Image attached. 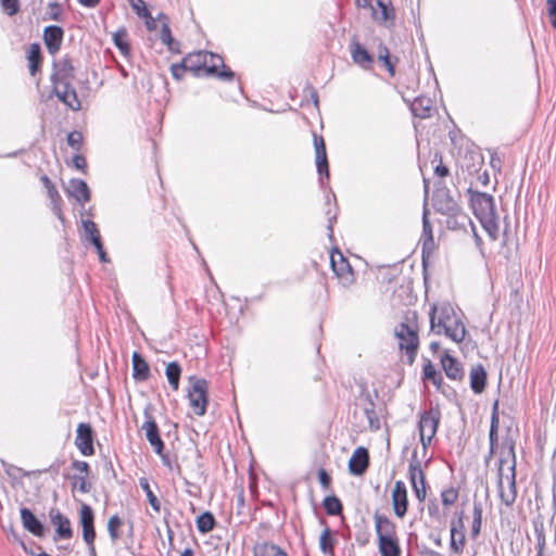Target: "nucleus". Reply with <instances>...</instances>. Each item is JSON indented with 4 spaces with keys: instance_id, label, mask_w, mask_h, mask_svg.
<instances>
[{
    "instance_id": "nucleus-1",
    "label": "nucleus",
    "mask_w": 556,
    "mask_h": 556,
    "mask_svg": "<svg viewBox=\"0 0 556 556\" xmlns=\"http://www.w3.org/2000/svg\"><path fill=\"white\" fill-rule=\"evenodd\" d=\"M75 70L71 61L66 58L56 61L53 65V73L51 76V83L53 87V93L62 101L66 106L73 111H79L81 103L77 97L72 83L75 78Z\"/></svg>"
},
{
    "instance_id": "nucleus-2",
    "label": "nucleus",
    "mask_w": 556,
    "mask_h": 556,
    "mask_svg": "<svg viewBox=\"0 0 556 556\" xmlns=\"http://www.w3.org/2000/svg\"><path fill=\"white\" fill-rule=\"evenodd\" d=\"M471 206L490 239L495 241L500 235V224L492 195L483 192L472 194Z\"/></svg>"
},
{
    "instance_id": "nucleus-3",
    "label": "nucleus",
    "mask_w": 556,
    "mask_h": 556,
    "mask_svg": "<svg viewBox=\"0 0 556 556\" xmlns=\"http://www.w3.org/2000/svg\"><path fill=\"white\" fill-rule=\"evenodd\" d=\"M394 336L399 341L400 350L405 352L407 362L413 364L419 345L418 326L415 315L412 318L407 317L406 321L397 325L394 328Z\"/></svg>"
},
{
    "instance_id": "nucleus-4",
    "label": "nucleus",
    "mask_w": 556,
    "mask_h": 556,
    "mask_svg": "<svg viewBox=\"0 0 556 556\" xmlns=\"http://www.w3.org/2000/svg\"><path fill=\"white\" fill-rule=\"evenodd\" d=\"M191 387L188 392V399L193 413L198 416L205 414L207 404V382L204 379L190 377Z\"/></svg>"
},
{
    "instance_id": "nucleus-5",
    "label": "nucleus",
    "mask_w": 556,
    "mask_h": 556,
    "mask_svg": "<svg viewBox=\"0 0 556 556\" xmlns=\"http://www.w3.org/2000/svg\"><path fill=\"white\" fill-rule=\"evenodd\" d=\"M440 418L441 414L438 408H430L429 410L421 414L418 428L420 442L424 448H426L434 438Z\"/></svg>"
},
{
    "instance_id": "nucleus-6",
    "label": "nucleus",
    "mask_w": 556,
    "mask_h": 556,
    "mask_svg": "<svg viewBox=\"0 0 556 556\" xmlns=\"http://www.w3.org/2000/svg\"><path fill=\"white\" fill-rule=\"evenodd\" d=\"M459 317L455 314L451 305H442L440 307L433 306L430 312V324L431 329L437 333L441 334L442 329L451 324H455V320Z\"/></svg>"
},
{
    "instance_id": "nucleus-7",
    "label": "nucleus",
    "mask_w": 556,
    "mask_h": 556,
    "mask_svg": "<svg viewBox=\"0 0 556 556\" xmlns=\"http://www.w3.org/2000/svg\"><path fill=\"white\" fill-rule=\"evenodd\" d=\"M330 263L333 273L342 286L349 287L354 282V274L352 267L341 252H332L330 255Z\"/></svg>"
},
{
    "instance_id": "nucleus-8",
    "label": "nucleus",
    "mask_w": 556,
    "mask_h": 556,
    "mask_svg": "<svg viewBox=\"0 0 556 556\" xmlns=\"http://www.w3.org/2000/svg\"><path fill=\"white\" fill-rule=\"evenodd\" d=\"M451 540H450V548L456 554L460 555L464 552L466 545V535H465V525L463 521V513L458 516L457 519L451 521Z\"/></svg>"
},
{
    "instance_id": "nucleus-9",
    "label": "nucleus",
    "mask_w": 556,
    "mask_h": 556,
    "mask_svg": "<svg viewBox=\"0 0 556 556\" xmlns=\"http://www.w3.org/2000/svg\"><path fill=\"white\" fill-rule=\"evenodd\" d=\"M409 480L415 492L416 497L422 502L426 498V482L425 473L418 460L413 459L409 464Z\"/></svg>"
},
{
    "instance_id": "nucleus-10",
    "label": "nucleus",
    "mask_w": 556,
    "mask_h": 556,
    "mask_svg": "<svg viewBox=\"0 0 556 556\" xmlns=\"http://www.w3.org/2000/svg\"><path fill=\"white\" fill-rule=\"evenodd\" d=\"M208 58H212L210 52L197 51L189 53L184 58L182 64L187 71L192 72L197 76H201L202 74H205V66L207 65Z\"/></svg>"
},
{
    "instance_id": "nucleus-11",
    "label": "nucleus",
    "mask_w": 556,
    "mask_h": 556,
    "mask_svg": "<svg viewBox=\"0 0 556 556\" xmlns=\"http://www.w3.org/2000/svg\"><path fill=\"white\" fill-rule=\"evenodd\" d=\"M77 434L75 439V444L77 448L85 456H90L94 453L92 445V429L88 424H79L77 427Z\"/></svg>"
},
{
    "instance_id": "nucleus-12",
    "label": "nucleus",
    "mask_w": 556,
    "mask_h": 556,
    "mask_svg": "<svg viewBox=\"0 0 556 556\" xmlns=\"http://www.w3.org/2000/svg\"><path fill=\"white\" fill-rule=\"evenodd\" d=\"M392 506L394 514L403 518L407 511V490L403 481H396L392 491Z\"/></svg>"
},
{
    "instance_id": "nucleus-13",
    "label": "nucleus",
    "mask_w": 556,
    "mask_h": 556,
    "mask_svg": "<svg viewBox=\"0 0 556 556\" xmlns=\"http://www.w3.org/2000/svg\"><path fill=\"white\" fill-rule=\"evenodd\" d=\"M368 464H369L368 451L365 447L359 446L353 452V454L349 460V469H350L351 473L359 476L366 471Z\"/></svg>"
},
{
    "instance_id": "nucleus-14",
    "label": "nucleus",
    "mask_w": 556,
    "mask_h": 556,
    "mask_svg": "<svg viewBox=\"0 0 556 556\" xmlns=\"http://www.w3.org/2000/svg\"><path fill=\"white\" fill-rule=\"evenodd\" d=\"M513 473L511 477H506V485L503 478L498 481V490L501 501L506 506H511L517 497L516 484H515V466L511 467Z\"/></svg>"
},
{
    "instance_id": "nucleus-15",
    "label": "nucleus",
    "mask_w": 556,
    "mask_h": 556,
    "mask_svg": "<svg viewBox=\"0 0 556 556\" xmlns=\"http://www.w3.org/2000/svg\"><path fill=\"white\" fill-rule=\"evenodd\" d=\"M314 147L316 154V166L320 176H329L326 146L323 137L314 136Z\"/></svg>"
},
{
    "instance_id": "nucleus-16",
    "label": "nucleus",
    "mask_w": 556,
    "mask_h": 556,
    "mask_svg": "<svg viewBox=\"0 0 556 556\" xmlns=\"http://www.w3.org/2000/svg\"><path fill=\"white\" fill-rule=\"evenodd\" d=\"M63 38V30L59 26H48L43 31V39L48 51L54 54L61 46Z\"/></svg>"
},
{
    "instance_id": "nucleus-17",
    "label": "nucleus",
    "mask_w": 556,
    "mask_h": 556,
    "mask_svg": "<svg viewBox=\"0 0 556 556\" xmlns=\"http://www.w3.org/2000/svg\"><path fill=\"white\" fill-rule=\"evenodd\" d=\"M67 193L78 202L85 204L90 200V192L87 184L81 179H71L66 187Z\"/></svg>"
},
{
    "instance_id": "nucleus-18",
    "label": "nucleus",
    "mask_w": 556,
    "mask_h": 556,
    "mask_svg": "<svg viewBox=\"0 0 556 556\" xmlns=\"http://www.w3.org/2000/svg\"><path fill=\"white\" fill-rule=\"evenodd\" d=\"M375 526L378 540L396 536L394 523L388 517L375 515Z\"/></svg>"
},
{
    "instance_id": "nucleus-19",
    "label": "nucleus",
    "mask_w": 556,
    "mask_h": 556,
    "mask_svg": "<svg viewBox=\"0 0 556 556\" xmlns=\"http://www.w3.org/2000/svg\"><path fill=\"white\" fill-rule=\"evenodd\" d=\"M131 362L134 379L140 381L147 380L150 376V367L146 359L138 352H134Z\"/></svg>"
},
{
    "instance_id": "nucleus-20",
    "label": "nucleus",
    "mask_w": 556,
    "mask_h": 556,
    "mask_svg": "<svg viewBox=\"0 0 556 556\" xmlns=\"http://www.w3.org/2000/svg\"><path fill=\"white\" fill-rule=\"evenodd\" d=\"M142 429L146 431V437L150 444L154 447L157 454L162 453L164 447L163 441L159 435L157 426L154 420L150 419L142 425Z\"/></svg>"
},
{
    "instance_id": "nucleus-21",
    "label": "nucleus",
    "mask_w": 556,
    "mask_h": 556,
    "mask_svg": "<svg viewBox=\"0 0 556 556\" xmlns=\"http://www.w3.org/2000/svg\"><path fill=\"white\" fill-rule=\"evenodd\" d=\"M51 521L56 527V534L60 539H71L72 529L68 518L63 516L60 511H51Z\"/></svg>"
},
{
    "instance_id": "nucleus-22",
    "label": "nucleus",
    "mask_w": 556,
    "mask_h": 556,
    "mask_svg": "<svg viewBox=\"0 0 556 556\" xmlns=\"http://www.w3.org/2000/svg\"><path fill=\"white\" fill-rule=\"evenodd\" d=\"M351 55L353 61L364 68H368L372 63L369 52L357 41L351 43Z\"/></svg>"
},
{
    "instance_id": "nucleus-23",
    "label": "nucleus",
    "mask_w": 556,
    "mask_h": 556,
    "mask_svg": "<svg viewBox=\"0 0 556 556\" xmlns=\"http://www.w3.org/2000/svg\"><path fill=\"white\" fill-rule=\"evenodd\" d=\"M21 519L25 529L35 535H42L43 527L36 516L28 509H21Z\"/></svg>"
},
{
    "instance_id": "nucleus-24",
    "label": "nucleus",
    "mask_w": 556,
    "mask_h": 556,
    "mask_svg": "<svg viewBox=\"0 0 556 556\" xmlns=\"http://www.w3.org/2000/svg\"><path fill=\"white\" fill-rule=\"evenodd\" d=\"M441 363H442V367L448 378H451L453 380L462 379L464 372L460 367V364L455 358H453L448 354H445L442 357Z\"/></svg>"
},
{
    "instance_id": "nucleus-25",
    "label": "nucleus",
    "mask_w": 556,
    "mask_h": 556,
    "mask_svg": "<svg viewBox=\"0 0 556 556\" xmlns=\"http://www.w3.org/2000/svg\"><path fill=\"white\" fill-rule=\"evenodd\" d=\"M486 372L482 365H477L470 370V387L475 393H481L484 390Z\"/></svg>"
},
{
    "instance_id": "nucleus-26",
    "label": "nucleus",
    "mask_w": 556,
    "mask_h": 556,
    "mask_svg": "<svg viewBox=\"0 0 556 556\" xmlns=\"http://www.w3.org/2000/svg\"><path fill=\"white\" fill-rule=\"evenodd\" d=\"M212 58H208L207 65L205 66V75H215L217 74L222 78H232L233 73L231 71L217 72L219 66H224L223 59L217 55L210 53Z\"/></svg>"
},
{
    "instance_id": "nucleus-27",
    "label": "nucleus",
    "mask_w": 556,
    "mask_h": 556,
    "mask_svg": "<svg viewBox=\"0 0 556 556\" xmlns=\"http://www.w3.org/2000/svg\"><path fill=\"white\" fill-rule=\"evenodd\" d=\"M442 333H444L447 338L456 343H460L466 334V328L462 320L458 318L455 320V324H451L442 329Z\"/></svg>"
},
{
    "instance_id": "nucleus-28",
    "label": "nucleus",
    "mask_w": 556,
    "mask_h": 556,
    "mask_svg": "<svg viewBox=\"0 0 556 556\" xmlns=\"http://www.w3.org/2000/svg\"><path fill=\"white\" fill-rule=\"evenodd\" d=\"M379 551L382 556H400L401 549L396 536L379 540Z\"/></svg>"
},
{
    "instance_id": "nucleus-29",
    "label": "nucleus",
    "mask_w": 556,
    "mask_h": 556,
    "mask_svg": "<svg viewBox=\"0 0 556 556\" xmlns=\"http://www.w3.org/2000/svg\"><path fill=\"white\" fill-rule=\"evenodd\" d=\"M28 63H29V73L34 76L39 70L41 62V51L40 47L36 43L30 45L27 54Z\"/></svg>"
},
{
    "instance_id": "nucleus-30",
    "label": "nucleus",
    "mask_w": 556,
    "mask_h": 556,
    "mask_svg": "<svg viewBox=\"0 0 556 556\" xmlns=\"http://www.w3.org/2000/svg\"><path fill=\"white\" fill-rule=\"evenodd\" d=\"M85 237L93 244L94 248H99L101 243L99 229L92 220H83Z\"/></svg>"
},
{
    "instance_id": "nucleus-31",
    "label": "nucleus",
    "mask_w": 556,
    "mask_h": 556,
    "mask_svg": "<svg viewBox=\"0 0 556 556\" xmlns=\"http://www.w3.org/2000/svg\"><path fill=\"white\" fill-rule=\"evenodd\" d=\"M170 387L176 391L179 388L181 368L177 362L168 363L165 370Z\"/></svg>"
},
{
    "instance_id": "nucleus-32",
    "label": "nucleus",
    "mask_w": 556,
    "mask_h": 556,
    "mask_svg": "<svg viewBox=\"0 0 556 556\" xmlns=\"http://www.w3.org/2000/svg\"><path fill=\"white\" fill-rule=\"evenodd\" d=\"M498 422H500V419H498V414H497V402H495V404L493 406V410H492L491 426H490V433H489L491 451H493L494 445L496 444V441H497Z\"/></svg>"
},
{
    "instance_id": "nucleus-33",
    "label": "nucleus",
    "mask_w": 556,
    "mask_h": 556,
    "mask_svg": "<svg viewBox=\"0 0 556 556\" xmlns=\"http://www.w3.org/2000/svg\"><path fill=\"white\" fill-rule=\"evenodd\" d=\"M256 556H287L278 546L274 544L263 543L255 547Z\"/></svg>"
},
{
    "instance_id": "nucleus-34",
    "label": "nucleus",
    "mask_w": 556,
    "mask_h": 556,
    "mask_svg": "<svg viewBox=\"0 0 556 556\" xmlns=\"http://www.w3.org/2000/svg\"><path fill=\"white\" fill-rule=\"evenodd\" d=\"M139 485L146 492L149 504L152 506V508L156 513H159L160 509H161V503L157 500V497L155 496V494L152 492L148 479L147 478H140L139 479Z\"/></svg>"
},
{
    "instance_id": "nucleus-35",
    "label": "nucleus",
    "mask_w": 556,
    "mask_h": 556,
    "mask_svg": "<svg viewBox=\"0 0 556 556\" xmlns=\"http://www.w3.org/2000/svg\"><path fill=\"white\" fill-rule=\"evenodd\" d=\"M319 547L325 555H332L333 541L329 528H325L319 536Z\"/></svg>"
},
{
    "instance_id": "nucleus-36",
    "label": "nucleus",
    "mask_w": 556,
    "mask_h": 556,
    "mask_svg": "<svg viewBox=\"0 0 556 556\" xmlns=\"http://www.w3.org/2000/svg\"><path fill=\"white\" fill-rule=\"evenodd\" d=\"M215 525L214 517L211 513H203L197 519V527L201 533L210 532Z\"/></svg>"
},
{
    "instance_id": "nucleus-37",
    "label": "nucleus",
    "mask_w": 556,
    "mask_h": 556,
    "mask_svg": "<svg viewBox=\"0 0 556 556\" xmlns=\"http://www.w3.org/2000/svg\"><path fill=\"white\" fill-rule=\"evenodd\" d=\"M324 507L327 514L336 516L342 511V504L337 496H327L324 500Z\"/></svg>"
},
{
    "instance_id": "nucleus-38",
    "label": "nucleus",
    "mask_w": 556,
    "mask_h": 556,
    "mask_svg": "<svg viewBox=\"0 0 556 556\" xmlns=\"http://www.w3.org/2000/svg\"><path fill=\"white\" fill-rule=\"evenodd\" d=\"M481 522H482V507L481 504L475 503L473 504V520L471 525V536L476 538L480 533L481 529Z\"/></svg>"
},
{
    "instance_id": "nucleus-39",
    "label": "nucleus",
    "mask_w": 556,
    "mask_h": 556,
    "mask_svg": "<svg viewBox=\"0 0 556 556\" xmlns=\"http://www.w3.org/2000/svg\"><path fill=\"white\" fill-rule=\"evenodd\" d=\"M374 14L380 21H387L390 17L388 3L383 0H376V7H371Z\"/></svg>"
},
{
    "instance_id": "nucleus-40",
    "label": "nucleus",
    "mask_w": 556,
    "mask_h": 556,
    "mask_svg": "<svg viewBox=\"0 0 556 556\" xmlns=\"http://www.w3.org/2000/svg\"><path fill=\"white\" fill-rule=\"evenodd\" d=\"M422 226H424V250L430 249L433 245V237H432V229L430 226L429 220L427 219V212L424 213L422 218Z\"/></svg>"
},
{
    "instance_id": "nucleus-41",
    "label": "nucleus",
    "mask_w": 556,
    "mask_h": 556,
    "mask_svg": "<svg viewBox=\"0 0 556 556\" xmlns=\"http://www.w3.org/2000/svg\"><path fill=\"white\" fill-rule=\"evenodd\" d=\"M79 519L83 528L93 526V511L90 506L86 504L81 506Z\"/></svg>"
},
{
    "instance_id": "nucleus-42",
    "label": "nucleus",
    "mask_w": 556,
    "mask_h": 556,
    "mask_svg": "<svg viewBox=\"0 0 556 556\" xmlns=\"http://www.w3.org/2000/svg\"><path fill=\"white\" fill-rule=\"evenodd\" d=\"M378 60L383 62L391 75H394V65L390 60L389 49L386 46L380 45L378 48Z\"/></svg>"
},
{
    "instance_id": "nucleus-43",
    "label": "nucleus",
    "mask_w": 556,
    "mask_h": 556,
    "mask_svg": "<svg viewBox=\"0 0 556 556\" xmlns=\"http://www.w3.org/2000/svg\"><path fill=\"white\" fill-rule=\"evenodd\" d=\"M128 2L139 17L151 18V14L143 0H128Z\"/></svg>"
},
{
    "instance_id": "nucleus-44",
    "label": "nucleus",
    "mask_w": 556,
    "mask_h": 556,
    "mask_svg": "<svg viewBox=\"0 0 556 556\" xmlns=\"http://www.w3.org/2000/svg\"><path fill=\"white\" fill-rule=\"evenodd\" d=\"M122 526V520L118 516H112L108 521V531L112 541H116L119 538L118 528Z\"/></svg>"
},
{
    "instance_id": "nucleus-45",
    "label": "nucleus",
    "mask_w": 556,
    "mask_h": 556,
    "mask_svg": "<svg viewBox=\"0 0 556 556\" xmlns=\"http://www.w3.org/2000/svg\"><path fill=\"white\" fill-rule=\"evenodd\" d=\"M441 498L443 505H453L458 498V492L454 488L446 489L441 493Z\"/></svg>"
},
{
    "instance_id": "nucleus-46",
    "label": "nucleus",
    "mask_w": 556,
    "mask_h": 556,
    "mask_svg": "<svg viewBox=\"0 0 556 556\" xmlns=\"http://www.w3.org/2000/svg\"><path fill=\"white\" fill-rule=\"evenodd\" d=\"M114 43L116 47L123 52L126 53L129 49L128 43L126 42V31L119 30L116 31L113 36Z\"/></svg>"
},
{
    "instance_id": "nucleus-47",
    "label": "nucleus",
    "mask_w": 556,
    "mask_h": 556,
    "mask_svg": "<svg viewBox=\"0 0 556 556\" xmlns=\"http://www.w3.org/2000/svg\"><path fill=\"white\" fill-rule=\"evenodd\" d=\"M47 190H48V194H49L50 199L52 200L53 210H54L55 214L58 215L59 218H62L61 208L58 203V201L60 200L58 190L55 189V187L53 185H51L50 187H47Z\"/></svg>"
},
{
    "instance_id": "nucleus-48",
    "label": "nucleus",
    "mask_w": 556,
    "mask_h": 556,
    "mask_svg": "<svg viewBox=\"0 0 556 556\" xmlns=\"http://www.w3.org/2000/svg\"><path fill=\"white\" fill-rule=\"evenodd\" d=\"M73 485L81 493H88L90 491V484L87 482L86 476H75Z\"/></svg>"
},
{
    "instance_id": "nucleus-49",
    "label": "nucleus",
    "mask_w": 556,
    "mask_h": 556,
    "mask_svg": "<svg viewBox=\"0 0 556 556\" xmlns=\"http://www.w3.org/2000/svg\"><path fill=\"white\" fill-rule=\"evenodd\" d=\"M83 142V135L79 131L70 132L67 136V143L75 150H79Z\"/></svg>"
},
{
    "instance_id": "nucleus-50",
    "label": "nucleus",
    "mask_w": 556,
    "mask_h": 556,
    "mask_svg": "<svg viewBox=\"0 0 556 556\" xmlns=\"http://www.w3.org/2000/svg\"><path fill=\"white\" fill-rule=\"evenodd\" d=\"M1 4L3 10L9 15H14L18 11V1L17 0H1Z\"/></svg>"
},
{
    "instance_id": "nucleus-51",
    "label": "nucleus",
    "mask_w": 556,
    "mask_h": 556,
    "mask_svg": "<svg viewBox=\"0 0 556 556\" xmlns=\"http://www.w3.org/2000/svg\"><path fill=\"white\" fill-rule=\"evenodd\" d=\"M424 376H425L426 379L432 380L433 383H437V377L440 378V376L438 375L434 366L430 362H428L424 366Z\"/></svg>"
},
{
    "instance_id": "nucleus-52",
    "label": "nucleus",
    "mask_w": 556,
    "mask_h": 556,
    "mask_svg": "<svg viewBox=\"0 0 556 556\" xmlns=\"http://www.w3.org/2000/svg\"><path fill=\"white\" fill-rule=\"evenodd\" d=\"M535 532L538 535V554H544L545 535L543 531V523L540 527L535 526Z\"/></svg>"
},
{
    "instance_id": "nucleus-53",
    "label": "nucleus",
    "mask_w": 556,
    "mask_h": 556,
    "mask_svg": "<svg viewBox=\"0 0 556 556\" xmlns=\"http://www.w3.org/2000/svg\"><path fill=\"white\" fill-rule=\"evenodd\" d=\"M161 40L163 43L168 46L169 49H172L173 37H172L170 29L167 24H163V26H162Z\"/></svg>"
},
{
    "instance_id": "nucleus-54",
    "label": "nucleus",
    "mask_w": 556,
    "mask_h": 556,
    "mask_svg": "<svg viewBox=\"0 0 556 556\" xmlns=\"http://www.w3.org/2000/svg\"><path fill=\"white\" fill-rule=\"evenodd\" d=\"M546 5L551 24L556 29V0H546Z\"/></svg>"
},
{
    "instance_id": "nucleus-55",
    "label": "nucleus",
    "mask_w": 556,
    "mask_h": 556,
    "mask_svg": "<svg viewBox=\"0 0 556 556\" xmlns=\"http://www.w3.org/2000/svg\"><path fill=\"white\" fill-rule=\"evenodd\" d=\"M83 538L87 544H93L96 538L93 526L83 528Z\"/></svg>"
},
{
    "instance_id": "nucleus-56",
    "label": "nucleus",
    "mask_w": 556,
    "mask_h": 556,
    "mask_svg": "<svg viewBox=\"0 0 556 556\" xmlns=\"http://www.w3.org/2000/svg\"><path fill=\"white\" fill-rule=\"evenodd\" d=\"M186 67L184 66L182 62L179 64H173L170 66L172 75L175 79L179 80L182 78L184 73L186 72Z\"/></svg>"
},
{
    "instance_id": "nucleus-57",
    "label": "nucleus",
    "mask_w": 556,
    "mask_h": 556,
    "mask_svg": "<svg viewBox=\"0 0 556 556\" xmlns=\"http://www.w3.org/2000/svg\"><path fill=\"white\" fill-rule=\"evenodd\" d=\"M318 480L323 488L328 489L330 486L331 478L324 469L318 471Z\"/></svg>"
},
{
    "instance_id": "nucleus-58",
    "label": "nucleus",
    "mask_w": 556,
    "mask_h": 556,
    "mask_svg": "<svg viewBox=\"0 0 556 556\" xmlns=\"http://www.w3.org/2000/svg\"><path fill=\"white\" fill-rule=\"evenodd\" d=\"M73 468L80 473H84V476H88L89 473V465L86 462L75 460L73 463Z\"/></svg>"
},
{
    "instance_id": "nucleus-59",
    "label": "nucleus",
    "mask_w": 556,
    "mask_h": 556,
    "mask_svg": "<svg viewBox=\"0 0 556 556\" xmlns=\"http://www.w3.org/2000/svg\"><path fill=\"white\" fill-rule=\"evenodd\" d=\"M73 164L77 169H84L87 165L85 157L79 154L73 157Z\"/></svg>"
},
{
    "instance_id": "nucleus-60",
    "label": "nucleus",
    "mask_w": 556,
    "mask_h": 556,
    "mask_svg": "<svg viewBox=\"0 0 556 556\" xmlns=\"http://www.w3.org/2000/svg\"><path fill=\"white\" fill-rule=\"evenodd\" d=\"M434 172L438 176L445 177L448 174V168L443 164H439L435 167Z\"/></svg>"
},
{
    "instance_id": "nucleus-61",
    "label": "nucleus",
    "mask_w": 556,
    "mask_h": 556,
    "mask_svg": "<svg viewBox=\"0 0 556 556\" xmlns=\"http://www.w3.org/2000/svg\"><path fill=\"white\" fill-rule=\"evenodd\" d=\"M98 254H99V257L101 260V262H108V258H106V254L103 250V247H102V242L100 243V247L99 248H96Z\"/></svg>"
},
{
    "instance_id": "nucleus-62",
    "label": "nucleus",
    "mask_w": 556,
    "mask_h": 556,
    "mask_svg": "<svg viewBox=\"0 0 556 556\" xmlns=\"http://www.w3.org/2000/svg\"><path fill=\"white\" fill-rule=\"evenodd\" d=\"M355 2H356V5L358 8H367V7L371 8V7H374L371 4V0H355Z\"/></svg>"
},
{
    "instance_id": "nucleus-63",
    "label": "nucleus",
    "mask_w": 556,
    "mask_h": 556,
    "mask_svg": "<svg viewBox=\"0 0 556 556\" xmlns=\"http://www.w3.org/2000/svg\"><path fill=\"white\" fill-rule=\"evenodd\" d=\"M83 5L93 8L99 3V0H78Z\"/></svg>"
},
{
    "instance_id": "nucleus-64",
    "label": "nucleus",
    "mask_w": 556,
    "mask_h": 556,
    "mask_svg": "<svg viewBox=\"0 0 556 556\" xmlns=\"http://www.w3.org/2000/svg\"><path fill=\"white\" fill-rule=\"evenodd\" d=\"M146 25H147L148 29H154L155 28L154 18L152 16H151V18H146Z\"/></svg>"
}]
</instances>
